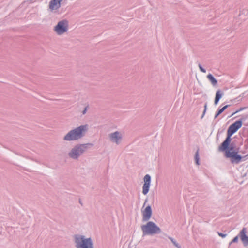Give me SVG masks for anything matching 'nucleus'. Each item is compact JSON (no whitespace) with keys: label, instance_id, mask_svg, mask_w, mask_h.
<instances>
[{"label":"nucleus","instance_id":"ddd939ff","mask_svg":"<svg viewBox=\"0 0 248 248\" xmlns=\"http://www.w3.org/2000/svg\"><path fill=\"white\" fill-rule=\"evenodd\" d=\"M55 31H62V21H59L58 25L55 26Z\"/></svg>","mask_w":248,"mask_h":248},{"label":"nucleus","instance_id":"412c9836","mask_svg":"<svg viewBox=\"0 0 248 248\" xmlns=\"http://www.w3.org/2000/svg\"><path fill=\"white\" fill-rule=\"evenodd\" d=\"M57 33L59 35H61V34L62 33V32L59 31V32H57Z\"/></svg>","mask_w":248,"mask_h":248},{"label":"nucleus","instance_id":"dca6fc26","mask_svg":"<svg viewBox=\"0 0 248 248\" xmlns=\"http://www.w3.org/2000/svg\"><path fill=\"white\" fill-rule=\"evenodd\" d=\"M199 68H200V70H201L202 72H203V73H205V72H206V70H205L204 68H203L202 67V66L200 64H199Z\"/></svg>","mask_w":248,"mask_h":248},{"label":"nucleus","instance_id":"0eeeda50","mask_svg":"<svg viewBox=\"0 0 248 248\" xmlns=\"http://www.w3.org/2000/svg\"><path fill=\"white\" fill-rule=\"evenodd\" d=\"M152 209L150 206H147L144 211H142L143 220L147 221L151 217Z\"/></svg>","mask_w":248,"mask_h":248},{"label":"nucleus","instance_id":"f3484780","mask_svg":"<svg viewBox=\"0 0 248 248\" xmlns=\"http://www.w3.org/2000/svg\"><path fill=\"white\" fill-rule=\"evenodd\" d=\"M171 241L173 243V244L177 247H178V248H180V246H179V245L175 242L172 239H171Z\"/></svg>","mask_w":248,"mask_h":248},{"label":"nucleus","instance_id":"f8f14e48","mask_svg":"<svg viewBox=\"0 0 248 248\" xmlns=\"http://www.w3.org/2000/svg\"><path fill=\"white\" fill-rule=\"evenodd\" d=\"M207 78L213 85H216L217 84V80L211 74L207 75Z\"/></svg>","mask_w":248,"mask_h":248},{"label":"nucleus","instance_id":"7ed1b4c3","mask_svg":"<svg viewBox=\"0 0 248 248\" xmlns=\"http://www.w3.org/2000/svg\"><path fill=\"white\" fill-rule=\"evenodd\" d=\"M75 242L77 248H93V243L90 238L77 235L75 237Z\"/></svg>","mask_w":248,"mask_h":248},{"label":"nucleus","instance_id":"1a4fd4ad","mask_svg":"<svg viewBox=\"0 0 248 248\" xmlns=\"http://www.w3.org/2000/svg\"><path fill=\"white\" fill-rule=\"evenodd\" d=\"M61 0H51L49 4V9L53 11L57 10L61 6Z\"/></svg>","mask_w":248,"mask_h":248},{"label":"nucleus","instance_id":"a211bd4d","mask_svg":"<svg viewBox=\"0 0 248 248\" xmlns=\"http://www.w3.org/2000/svg\"><path fill=\"white\" fill-rule=\"evenodd\" d=\"M238 236H236L235 237L233 240H232V241L231 242V243H235V242H237V241H238Z\"/></svg>","mask_w":248,"mask_h":248},{"label":"nucleus","instance_id":"20e7f679","mask_svg":"<svg viewBox=\"0 0 248 248\" xmlns=\"http://www.w3.org/2000/svg\"><path fill=\"white\" fill-rule=\"evenodd\" d=\"M141 229L143 234H153L159 233L160 232V228L154 222L150 221L146 225L141 226Z\"/></svg>","mask_w":248,"mask_h":248},{"label":"nucleus","instance_id":"2eb2a0df","mask_svg":"<svg viewBox=\"0 0 248 248\" xmlns=\"http://www.w3.org/2000/svg\"><path fill=\"white\" fill-rule=\"evenodd\" d=\"M195 159L196 160V164L197 165L199 164V152L198 150L197 151L195 156Z\"/></svg>","mask_w":248,"mask_h":248},{"label":"nucleus","instance_id":"9d476101","mask_svg":"<svg viewBox=\"0 0 248 248\" xmlns=\"http://www.w3.org/2000/svg\"><path fill=\"white\" fill-rule=\"evenodd\" d=\"M246 229L244 228L240 232V237L243 244L247 246L248 245V236L246 235Z\"/></svg>","mask_w":248,"mask_h":248},{"label":"nucleus","instance_id":"9b49d317","mask_svg":"<svg viewBox=\"0 0 248 248\" xmlns=\"http://www.w3.org/2000/svg\"><path fill=\"white\" fill-rule=\"evenodd\" d=\"M223 93L220 90H217L216 93V97L215 99V104L217 105L218 103L219 100L222 97Z\"/></svg>","mask_w":248,"mask_h":248},{"label":"nucleus","instance_id":"4468645a","mask_svg":"<svg viewBox=\"0 0 248 248\" xmlns=\"http://www.w3.org/2000/svg\"><path fill=\"white\" fill-rule=\"evenodd\" d=\"M228 106L229 105H226L224 106L222 108H221L220 109H219L217 113L215 115V118H217L219 114L222 113L225 110V109L228 108Z\"/></svg>","mask_w":248,"mask_h":248},{"label":"nucleus","instance_id":"6ab92c4d","mask_svg":"<svg viewBox=\"0 0 248 248\" xmlns=\"http://www.w3.org/2000/svg\"><path fill=\"white\" fill-rule=\"evenodd\" d=\"M218 235H219L220 236H221V237H225L226 236V234H223V233H221V232H218Z\"/></svg>","mask_w":248,"mask_h":248},{"label":"nucleus","instance_id":"f03ea898","mask_svg":"<svg viewBox=\"0 0 248 248\" xmlns=\"http://www.w3.org/2000/svg\"><path fill=\"white\" fill-rule=\"evenodd\" d=\"M88 129L87 125H81L70 131L64 137L67 140H76L81 138Z\"/></svg>","mask_w":248,"mask_h":248},{"label":"nucleus","instance_id":"423d86ee","mask_svg":"<svg viewBox=\"0 0 248 248\" xmlns=\"http://www.w3.org/2000/svg\"><path fill=\"white\" fill-rule=\"evenodd\" d=\"M151 183V177L147 174L144 177V185L142 187V193L144 195H146L149 190Z\"/></svg>","mask_w":248,"mask_h":248},{"label":"nucleus","instance_id":"f257e3e1","mask_svg":"<svg viewBox=\"0 0 248 248\" xmlns=\"http://www.w3.org/2000/svg\"><path fill=\"white\" fill-rule=\"evenodd\" d=\"M242 125V122L239 120L231 124L227 131V137L225 140L218 147V150L220 152H224L225 156L230 158L232 163H238L243 158L248 156V154L244 157H242L238 154V151L235 150L233 147H229L232 139L231 136L235 133Z\"/></svg>","mask_w":248,"mask_h":248},{"label":"nucleus","instance_id":"6e6552de","mask_svg":"<svg viewBox=\"0 0 248 248\" xmlns=\"http://www.w3.org/2000/svg\"><path fill=\"white\" fill-rule=\"evenodd\" d=\"M109 137L111 141L119 143L122 139V134L117 131L110 134Z\"/></svg>","mask_w":248,"mask_h":248},{"label":"nucleus","instance_id":"aec40b11","mask_svg":"<svg viewBox=\"0 0 248 248\" xmlns=\"http://www.w3.org/2000/svg\"><path fill=\"white\" fill-rule=\"evenodd\" d=\"M64 24L65 23L64 21H63V31H66V30H67V29L65 27H64Z\"/></svg>","mask_w":248,"mask_h":248},{"label":"nucleus","instance_id":"39448f33","mask_svg":"<svg viewBox=\"0 0 248 248\" xmlns=\"http://www.w3.org/2000/svg\"><path fill=\"white\" fill-rule=\"evenodd\" d=\"M85 149V147L84 145L76 147L72 150L69 155L73 158H77L84 151Z\"/></svg>","mask_w":248,"mask_h":248}]
</instances>
